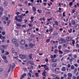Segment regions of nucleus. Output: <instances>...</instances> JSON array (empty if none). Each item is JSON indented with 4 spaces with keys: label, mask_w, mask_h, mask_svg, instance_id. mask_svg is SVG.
<instances>
[{
    "label": "nucleus",
    "mask_w": 79,
    "mask_h": 79,
    "mask_svg": "<svg viewBox=\"0 0 79 79\" xmlns=\"http://www.w3.org/2000/svg\"><path fill=\"white\" fill-rule=\"evenodd\" d=\"M19 14H21V13L19 12H17L16 13V15H18Z\"/></svg>",
    "instance_id": "4d7b16f0"
},
{
    "label": "nucleus",
    "mask_w": 79,
    "mask_h": 79,
    "mask_svg": "<svg viewBox=\"0 0 79 79\" xmlns=\"http://www.w3.org/2000/svg\"><path fill=\"white\" fill-rule=\"evenodd\" d=\"M68 79H71V77L73 76V75L71 73H68Z\"/></svg>",
    "instance_id": "0eeeda50"
},
{
    "label": "nucleus",
    "mask_w": 79,
    "mask_h": 79,
    "mask_svg": "<svg viewBox=\"0 0 79 79\" xmlns=\"http://www.w3.org/2000/svg\"><path fill=\"white\" fill-rule=\"evenodd\" d=\"M52 20V18L48 19V22H50V21H51V20Z\"/></svg>",
    "instance_id": "4c0bfd02"
},
{
    "label": "nucleus",
    "mask_w": 79,
    "mask_h": 79,
    "mask_svg": "<svg viewBox=\"0 0 79 79\" xmlns=\"http://www.w3.org/2000/svg\"><path fill=\"white\" fill-rule=\"evenodd\" d=\"M59 53L60 54H63V52L61 51H59Z\"/></svg>",
    "instance_id": "e433bc0d"
},
{
    "label": "nucleus",
    "mask_w": 79,
    "mask_h": 79,
    "mask_svg": "<svg viewBox=\"0 0 79 79\" xmlns=\"http://www.w3.org/2000/svg\"><path fill=\"white\" fill-rule=\"evenodd\" d=\"M19 57H20V58H26V57L24 55H19Z\"/></svg>",
    "instance_id": "9b49d317"
},
{
    "label": "nucleus",
    "mask_w": 79,
    "mask_h": 79,
    "mask_svg": "<svg viewBox=\"0 0 79 79\" xmlns=\"http://www.w3.org/2000/svg\"><path fill=\"white\" fill-rule=\"evenodd\" d=\"M4 5L5 6H8V3L7 2H5L4 3Z\"/></svg>",
    "instance_id": "b1692460"
},
{
    "label": "nucleus",
    "mask_w": 79,
    "mask_h": 79,
    "mask_svg": "<svg viewBox=\"0 0 79 79\" xmlns=\"http://www.w3.org/2000/svg\"><path fill=\"white\" fill-rule=\"evenodd\" d=\"M52 62L53 63H55V62H56L57 61V60L56 59H54L53 58L52 60Z\"/></svg>",
    "instance_id": "a211bd4d"
},
{
    "label": "nucleus",
    "mask_w": 79,
    "mask_h": 79,
    "mask_svg": "<svg viewBox=\"0 0 79 79\" xmlns=\"http://www.w3.org/2000/svg\"><path fill=\"white\" fill-rule=\"evenodd\" d=\"M77 47H78V48H79V44H77Z\"/></svg>",
    "instance_id": "338daca9"
},
{
    "label": "nucleus",
    "mask_w": 79,
    "mask_h": 79,
    "mask_svg": "<svg viewBox=\"0 0 79 79\" xmlns=\"http://www.w3.org/2000/svg\"><path fill=\"white\" fill-rule=\"evenodd\" d=\"M55 79H60V77H56V78H55Z\"/></svg>",
    "instance_id": "09e8293b"
},
{
    "label": "nucleus",
    "mask_w": 79,
    "mask_h": 79,
    "mask_svg": "<svg viewBox=\"0 0 79 79\" xmlns=\"http://www.w3.org/2000/svg\"><path fill=\"white\" fill-rule=\"evenodd\" d=\"M66 40L67 41L69 42L72 40V37L70 36H68L66 38Z\"/></svg>",
    "instance_id": "39448f33"
},
{
    "label": "nucleus",
    "mask_w": 79,
    "mask_h": 79,
    "mask_svg": "<svg viewBox=\"0 0 79 79\" xmlns=\"http://www.w3.org/2000/svg\"><path fill=\"white\" fill-rule=\"evenodd\" d=\"M77 19L78 20H79V15L77 16Z\"/></svg>",
    "instance_id": "774afa93"
},
{
    "label": "nucleus",
    "mask_w": 79,
    "mask_h": 79,
    "mask_svg": "<svg viewBox=\"0 0 79 79\" xmlns=\"http://www.w3.org/2000/svg\"><path fill=\"white\" fill-rule=\"evenodd\" d=\"M41 67H44V68H45L46 69H47V70H48V67L47 66L46 64L41 65Z\"/></svg>",
    "instance_id": "423d86ee"
},
{
    "label": "nucleus",
    "mask_w": 79,
    "mask_h": 79,
    "mask_svg": "<svg viewBox=\"0 0 79 79\" xmlns=\"http://www.w3.org/2000/svg\"><path fill=\"white\" fill-rule=\"evenodd\" d=\"M12 41L14 44H15V47L18 46L19 44H18L17 43V40H16L15 39L13 38L12 39Z\"/></svg>",
    "instance_id": "f257e3e1"
},
{
    "label": "nucleus",
    "mask_w": 79,
    "mask_h": 79,
    "mask_svg": "<svg viewBox=\"0 0 79 79\" xmlns=\"http://www.w3.org/2000/svg\"><path fill=\"white\" fill-rule=\"evenodd\" d=\"M3 8L2 7H0V11L3 12Z\"/></svg>",
    "instance_id": "412c9836"
},
{
    "label": "nucleus",
    "mask_w": 79,
    "mask_h": 79,
    "mask_svg": "<svg viewBox=\"0 0 79 79\" xmlns=\"http://www.w3.org/2000/svg\"><path fill=\"white\" fill-rule=\"evenodd\" d=\"M56 66H57V64L56 63H54L52 65V66L53 68H55Z\"/></svg>",
    "instance_id": "aec40b11"
},
{
    "label": "nucleus",
    "mask_w": 79,
    "mask_h": 79,
    "mask_svg": "<svg viewBox=\"0 0 79 79\" xmlns=\"http://www.w3.org/2000/svg\"><path fill=\"white\" fill-rule=\"evenodd\" d=\"M5 46H4V45H3L1 46V48H0L1 50H3V49H4V48H5Z\"/></svg>",
    "instance_id": "6ab92c4d"
},
{
    "label": "nucleus",
    "mask_w": 79,
    "mask_h": 79,
    "mask_svg": "<svg viewBox=\"0 0 79 79\" xmlns=\"http://www.w3.org/2000/svg\"><path fill=\"white\" fill-rule=\"evenodd\" d=\"M29 57L30 58H32V54H30L29 55Z\"/></svg>",
    "instance_id": "79ce46f5"
},
{
    "label": "nucleus",
    "mask_w": 79,
    "mask_h": 79,
    "mask_svg": "<svg viewBox=\"0 0 79 79\" xmlns=\"http://www.w3.org/2000/svg\"><path fill=\"white\" fill-rule=\"evenodd\" d=\"M24 71H27V69L26 68H24Z\"/></svg>",
    "instance_id": "bf43d9fd"
},
{
    "label": "nucleus",
    "mask_w": 79,
    "mask_h": 79,
    "mask_svg": "<svg viewBox=\"0 0 79 79\" xmlns=\"http://www.w3.org/2000/svg\"><path fill=\"white\" fill-rule=\"evenodd\" d=\"M45 61L47 62H47H48V59L46 58L45 59Z\"/></svg>",
    "instance_id": "603ef678"
},
{
    "label": "nucleus",
    "mask_w": 79,
    "mask_h": 79,
    "mask_svg": "<svg viewBox=\"0 0 79 79\" xmlns=\"http://www.w3.org/2000/svg\"><path fill=\"white\" fill-rule=\"evenodd\" d=\"M1 56L2 57L3 59H4V61L5 62V63H8V61L7 60H6V57L5 56H2V55H1Z\"/></svg>",
    "instance_id": "7ed1b4c3"
},
{
    "label": "nucleus",
    "mask_w": 79,
    "mask_h": 79,
    "mask_svg": "<svg viewBox=\"0 0 79 79\" xmlns=\"http://www.w3.org/2000/svg\"><path fill=\"white\" fill-rule=\"evenodd\" d=\"M6 20L8 21V17H6Z\"/></svg>",
    "instance_id": "69168bd1"
},
{
    "label": "nucleus",
    "mask_w": 79,
    "mask_h": 79,
    "mask_svg": "<svg viewBox=\"0 0 79 79\" xmlns=\"http://www.w3.org/2000/svg\"><path fill=\"white\" fill-rule=\"evenodd\" d=\"M73 79H76V77L75 76H73Z\"/></svg>",
    "instance_id": "864d4df0"
},
{
    "label": "nucleus",
    "mask_w": 79,
    "mask_h": 79,
    "mask_svg": "<svg viewBox=\"0 0 79 79\" xmlns=\"http://www.w3.org/2000/svg\"><path fill=\"white\" fill-rule=\"evenodd\" d=\"M26 43V41L24 40H22L20 41V44L22 45H24Z\"/></svg>",
    "instance_id": "1a4fd4ad"
},
{
    "label": "nucleus",
    "mask_w": 79,
    "mask_h": 79,
    "mask_svg": "<svg viewBox=\"0 0 79 79\" xmlns=\"http://www.w3.org/2000/svg\"><path fill=\"white\" fill-rule=\"evenodd\" d=\"M37 11L38 12V13H42V10H37Z\"/></svg>",
    "instance_id": "cd10ccee"
},
{
    "label": "nucleus",
    "mask_w": 79,
    "mask_h": 79,
    "mask_svg": "<svg viewBox=\"0 0 79 79\" xmlns=\"http://www.w3.org/2000/svg\"><path fill=\"white\" fill-rule=\"evenodd\" d=\"M5 18H6V17L5 16H4L2 18V20H5Z\"/></svg>",
    "instance_id": "f704fd0d"
},
{
    "label": "nucleus",
    "mask_w": 79,
    "mask_h": 79,
    "mask_svg": "<svg viewBox=\"0 0 79 79\" xmlns=\"http://www.w3.org/2000/svg\"><path fill=\"white\" fill-rule=\"evenodd\" d=\"M10 67H12L11 71L13 72V69H14V68H15V67L16 66V65H15V64L13 63L12 65L11 64H10Z\"/></svg>",
    "instance_id": "20e7f679"
},
{
    "label": "nucleus",
    "mask_w": 79,
    "mask_h": 79,
    "mask_svg": "<svg viewBox=\"0 0 79 79\" xmlns=\"http://www.w3.org/2000/svg\"><path fill=\"white\" fill-rule=\"evenodd\" d=\"M51 76H52V77H55V75L54 74H51Z\"/></svg>",
    "instance_id": "49530a36"
},
{
    "label": "nucleus",
    "mask_w": 79,
    "mask_h": 79,
    "mask_svg": "<svg viewBox=\"0 0 79 79\" xmlns=\"http://www.w3.org/2000/svg\"><path fill=\"white\" fill-rule=\"evenodd\" d=\"M3 12H2L0 11V18L3 16Z\"/></svg>",
    "instance_id": "c85d7f7f"
},
{
    "label": "nucleus",
    "mask_w": 79,
    "mask_h": 79,
    "mask_svg": "<svg viewBox=\"0 0 79 79\" xmlns=\"http://www.w3.org/2000/svg\"><path fill=\"white\" fill-rule=\"evenodd\" d=\"M64 77H67V75L66 74H64Z\"/></svg>",
    "instance_id": "052dcab7"
},
{
    "label": "nucleus",
    "mask_w": 79,
    "mask_h": 79,
    "mask_svg": "<svg viewBox=\"0 0 79 79\" xmlns=\"http://www.w3.org/2000/svg\"><path fill=\"white\" fill-rule=\"evenodd\" d=\"M62 71H66V68L65 67H63L62 69Z\"/></svg>",
    "instance_id": "5701e85b"
},
{
    "label": "nucleus",
    "mask_w": 79,
    "mask_h": 79,
    "mask_svg": "<svg viewBox=\"0 0 79 79\" xmlns=\"http://www.w3.org/2000/svg\"><path fill=\"white\" fill-rule=\"evenodd\" d=\"M61 47H62V46H61V45H60L59 46V47H58V49H59V50H61Z\"/></svg>",
    "instance_id": "ea45409f"
},
{
    "label": "nucleus",
    "mask_w": 79,
    "mask_h": 79,
    "mask_svg": "<svg viewBox=\"0 0 79 79\" xmlns=\"http://www.w3.org/2000/svg\"><path fill=\"white\" fill-rule=\"evenodd\" d=\"M49 31H50V32H53V29L52 28L50 29L49 30Z\"/></svg>",
    "instance_id": "c03bdc74"
},
{
    "label": "nucleus",
    "mask_w": 79,
    "mask_h": 79,
    "mask_svg": "<svg viewBox=\"0 0 79 79\" xmlns=\"http://www.w3.org/2000/svg\"><path fill=\"white\" fill-rule=\"evenodd\" d=\"M14 59H16V60H18V57L17 56H14Z\"/></svg>",
    "instance_id": "58836bf2"
},
{
    "label": "nucleus",
    "mask_w": 79,
    "mask_h": 79,
    "mask_svg": "<svg viewBox=\"0 0 79 79\" xmlns=\"http://www.w3.org/2000/svg\"><path fill=\"white\" fill-rule=\"evenodd\" d=\"M3 69L1 68H0V72H2V71H3Z\"/></svg>",
    "instance_id": "de8ad7c7"
},
{
    "label": "nucleus",
    "mask_w": 79,
    "mask_h": 79,
    "mask_svg": "<svg viewBox=\"0 0 79 79\" xmlns=\"http://www.w3.org/2000/svg\"><path fill=\"white\" fill-rule=\"evenodd\" d=\"M60 41H61V43H64L65 42V40L63 39V38H61L60 39Z\"/></svg>",
    "instance_id": "2eb2a0df"
},
{
    "label": "nucleus",
    "mask_w": 79,
    "mask_h": 79,
    "mask_svg": "<svg viewBox=\"0 0 79 79\" xmlns=\"http://www.w3.org/2000/svg\"><path fill=\"white\" fill-rule=\"evenodd\" d=\"M72 43L73 44V46H74V44H75V42L76 41H75V40H72Z\"/></svg>",
    "instance_id": "393cba45"
},
{
    "label": "nucleus",
    "mask_w": 79,
    "mask_h": 79,
    "mask_svg": "<svg viewBox=\"0 0 79 79\" xmlns=\"http://www.w3.org/2000/svg\"><path fill=\"white\" fill-rule=\"evenodd\" d=\"M16 25L18 27H21V25L19 23H17L16 24Z\"/></svg>",
    "instance_id": "a878e982"
},
{
    "label": "nucleus",
    "mask_w": 79,
    "mask_h": 79,
    "mask_svg": "<svg viewBox=\"0 0 79 79\" xmlns=\"http://www.w3.org/2000/svg\"><path fill=\"white\" fill-rule=\"evenodd\" d=\"M28 74L30 76V77H31V74L30 73H28Z\"/></svg>",
    "instance_id": "0e129e2a"
},
{
    "label": "nucleus",
    "mask_w": 79,
    "mask_h": 79,
    "mask_svg": "<svg viewBox=\"0 0 79 79\" xmlns=\"http://www.w3.org/2000/svg\"><path fill=\"white\" fill-rule=\"evenodd\" d=\"M64 52H69V50H66L64 51Z\"/></svg>",
    "instance_id": "a18cd8bd"
},
{
    "label": "nucleus",
    "mask_w": 79,
    "mask_h": 79,
    "mask_svg": "<svg viewBox=\"0 0 79 79\" xmlns=\"http://www.w3.org/2000/svg\"><path fill=\"white\" fill-rule=\"evenodd\" d=\"M19 18H21V19H18V17L16 16L15 19L16 21H19V22H22V19H23V18L21 17H20Z\"/></svg>",
    "instance_id": "f03ea898"
},
{
    "label": "nucleus",
    "mask_w": 79,
    "mask_h": 79,
    "mask_svg": "<svg viewBox=\"0 0 79 79\" xmlns=\"http://www.w3.org/2000/svg\"><path fill=\"white\" fill-rule=\"evenodd\" d=\"M11 22V21L10 20H9L7 22V23H8V24L7 25V26H8L9 25V24H10V23Z\"/></svg>",
    "instance_id": "7c9ffc66"
},
{
    "label": "nucleus",
    "mask_w": 79,
    "mask_h": 79,
    "mask_svg": "<svg viewBox=\"0 0 79 79\" xmlns=\"http://www.w3.org/2000/svg\"><path fill=\"white\" fill-rule=\"evenodd\" d=\"M63 16H66V15H65V12L63 13Z\"/></svg>",
    "instance_id": "8fccbe9b"
},
{
    "label": "nucleus",
    "mask_w": 79,
    "mask_h": 79,
    "mask_svg": "<svg viewBox=\"0 0 79 79\" xmlns=\"http://www.w3.org/2000/svg\"><path fill=\"white\" fill-rule=\"evenodd\" d=\"M21 26L22 28H24V27L26 28V25H22Z\"/></svg>",
    "instance_id": "2f4dec72"
},
{
    "label": "nucleus",
    "mask_w": 79,
    "mask_h": 79,
    "mask_svg": "<svg viewBox=\"0 0 79 79\" xmlns=\"http://www.w3.org/2000/svg\"><path fill=\"white\" fill-rule=\"evenodd\" d=\"M75 29L77 30L79 28V24H77L75 26Z\"/></svg>",
    "instance_id": "f8f14e48"
},
{
    "label": "nucleus",
    "mask_w": 79,
    "mask_h": 79,
    "mask_svg": "<svg viewBox=\"0 0 79 79\" xmlns=\"http://www.w3.org/2000/svg\"><path fill=\"white\" fill-rule=\"evenodd\" d=\"M50 39H47L46 40V42H50Z\"/></svg>",
    "instance_id": "5fc2aeb1"
},
{
    "label": "nucleus",
    "mask_w": 79,
    "mask_h": 79,
    "mask_svg": "<svg viewBox=\"0 0 79 79\" xmlns=\"http://www.w3.org/2000/svg\"><path fill=\"white\" fill-rule=\"evenodd\" d=\"M29 45L31 47H32L34 46H35V44H32V43H30L29 44Z\"/></svg>",
    "instance_id": "f3484780"
},
{
    "label": "nucleus",
    "mask_w": 79,
    "mask_h": 79,
    "mask_svg": "<svg viewBox=\"0 0 79 79\" xmlns=\"http://www.w3.org/2000/svg\"><path fill=\"white\" fill-rule=\"evenodd\" d=\"M71 69H74V67L73 65H72L71 67Z\"/></svg>",
    "instance_id": "c9c22d12"
},
{
    "label": "nucleus",
    "mask_w": 79,
    "mask_h": 79,
    "mask_svg": "<svg viewBox=\"0 0 79 79\" xmlns=\"http://www.w3.org/2000/svg\"><path fill=\"white\" fill-rule=\"evenodd\" d=\"M15 32L17 33V34H18L19 33V31H17V30H15Z\"/></svg>",
    "instance_id": "e2e57ef3"
},
{
    "label": "nucleus",
    "mask_w": 79,
    "mask_h": 79,
    "mask_svg": "<svg viewBox=\"0 0 79 79\" xmlns=\"http://www.w3.org/2000/svg\"><path fill=\"white\" fill-rule=\"evenodd\" d=\"M72 5H73V2H70V3L69 4V5L70 6H72Z\"/></svg>",
    "instance_id": "a19ab883"
},
{
    "label": "nucleus",
    "mask_w": 79,
    "mask_h": 79,
    "mask_svg": "<svg viewBox=\"0 0 79 79\" xmlns=\"http://www.w3.org/2000/svg\"><path fill=\"white\" fill-rule=\"evenodd\" d=\"M76 11V10H73L72 11V13L73 14L74 13H75V11Z\"/></svg>",
    "instance_id": "3c124183"
},
{
    "label": "nucleus",
    "mask_w": 79,
    "mask_h": 79,
    "mask_svg": "<svg viewBox=\"0 0 79 79\" xmlns=\"http://www.w3.org/2000/svg\"><path fill=\"white\" fill-rule=\"evenodd\" d=\"M68 68H70L71 67V65L70 64H68Z\"/></svg>",
    "instance_id": "13d9d810"
},
{
    "label": "nucleus",
    "mask_w": 79,
    "mask_h": 79,
    "mask_svg": "<svg viewBox=\"0 0 79 79\" xmlns=\"http://www.w3.org/2000/svg\"><path fill=\"white\" fill-rule=\"evenodd\" d=\"M71 23L72 25H74L76 24V22L73 20H72Z\"/></svg>",
    "instance_id": "4468645a"
},
{
    "label": "nucleus",
    "mask_w": 79,
    "mask_h": 79,
    "mask_svg": "<svg viewBox=\"0 0 79 79\" xmlns=\"http://www.w3.org/2000/svg\"><path fill=\"white\" fill-rule=\"evenodd\" d=\"M58 52V51L56 49L54 50V53H57Z\"/></svg>",
    "instance_id": "c756f323"
},
{
    "label": "nucleus",
    "mask_w": 79,
    "mask_h": 79,
    "mask_svg": "<svg viewBox=\"0 0 79 79\" xmlns=\"http://www.w3.org/2000/svg\"><path fill=\"white\" fill-rule=\"evenodd\" d=\"M72 31H73V29H72V28H70V30H68V31L69 32V33H72Z\"/></svg>",
    "instance_id": "4be33fe9"
},
{
    "label": "nucleus",
    "mask_w": 79,
    "mask_h": 79,
    "mask_svg": "<svg viewBox=\"0 0 79 79\" xmlns=\"http://www.w3.org/2000/svg\"><path fill=\"white\" fill-rule=\"evenodd\" d=\"M35 76H36V77H39V73H35Z\"/></svg>",
    "instance_id": "473e14b6"
},
{
    "label": "nucleus",
    "mask_w": 79,
    "mask_h": 79,
    "mask_svg": "<svg viewBox=\"0 0 79 79\" xmlns=\"http://www.w3.org/2000/svg\"><path fill=\"white\" fill-rule=\"evenodd\" d=\"M32 10H33L34 11H36V8L35 7H33Z\"/></svg>",
    "instance_id": "bb28decb"
},
{
    "label": "nucleus",
    "mask_w": 79,
    "mask_h": 79,
    "mask_svg": "<svg viewBox=\"0 0 79 79\" xmlns=\"http://www.w3.org/2000/svg\"><path fill=\"white\" fill-rule=\"evenodd\" d=\"M58 33L56 32V33H54V35H58Z\"/></svg>",
    "instance_id": "680f3d73"
},
{
    "label": "nucleus",
    "mask_w": 79,
    "mask_h": 79,
    "mask_svg": "<svg viewBox=\"0 0 79 79\" xmlns=\"http://www.w3.org/2000/svg\"><path fill=\"white\" fill-rule=\"evenodd\" d=\"M12 52V53H15L16 55H17V52H15V49L14 48H12L11 49Z\"/></svg>",
    "instance_id": "9d476101"
},
{
    "label": "nucleus",
    "mask_w": 79,
    "mask_h": 79,
    "mask_svg": "<svg viewBox=\"0 0 79 79\" xmlns=\"http://www.w3.org/2000/svg\"><path fill=\"white\" fill-rule=\"evenodd\" d=\"M46 73V72L44 71L43 73V75H44V76H45V73Z\"/></svg>",
    "instance_id": "72a5a7b5"
},
{
    "label": "nucleus",
    "mask_w": 79,
    "mask_h": 79,
    "mask_svg": "<svg viewBox=\"0 0 79 79\" xmlns=\"http://www.w3.org/2000/svg\"><path fill=\"white\" fill-rule=\"evenodd\" d=\"M26 15V14H23L22 15V16H25Z\"/></svg>",
    "instance_id": "6e6d98bb"
},
{
    "label": "nucleus",
    "mask_w": 79,
    "mask_h": 79,
    "mask_svg": "<svg viewBox=\"0 0 79 79\" xmlns=\"http://www.w3.org/2000/svg\"><path fill=\"white\" fill-rule=\"evenodd\" d=\"M54 23H55L53 24V27H56V26H58V23L56 21H54Z\"/></svg>",
    "instance_id": "6e6552de"
},
{
    "label": "nucleus",
    "mask_w": 79,
    "mask_h": 79,
    "mask_svg": "<svg viewBox=\"0 0 79 79\" xmlns=\"http://www.w3.org/2000/svg\"><path fill=\"white\" fill-rule=\"evenodd\" d=\"M50 56L51 59H53V58H56V54H55L53 55H53H51Z\"/></svg>",
    "instance_id": "ddd939ff"
},
{
    "label": "nucleus",
    "mask_w": 79,
    "mask_h": 79,
    "mask_svg": "<svg viewBox=\"0 0 79 79\" xmlns=\"http://www.w3.org/2000/svg\"><path fill=\"white\" fill-rule=\"evenodd\" d=\"M2 35H5V31L2 32Z\"/></svg>",
    "instance_id": "37998d69"
},
{
    "label": "nucleus",
    "mask_w": 79,
    "mask_h": 79,
    "mask_svg": "<svg viewBox=\"0 0 79 79\" xmlns=\"http://www.w3.org/2000/svg\"><path fill=\"white\" fill-rule=\"evenodd\" d=\"M26 74L24 73L23 75H22L21 79H23V78H24V77H26Z\"/></svg>",
    "instance_id": "dca6fc26"
}]
</instances>
